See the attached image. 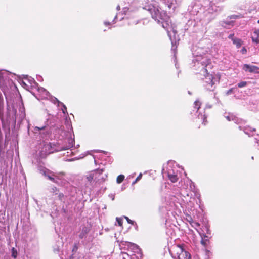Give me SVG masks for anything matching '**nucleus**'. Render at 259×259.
<instances>
[{"mask_svg": "<svg viewBox=\"0 0 259 259\" xmlns=\"http://www.w3.org/2000/svg\"><path fill=\"white\" fill-rule=\"evenodd\" d=\"M143 9L148 11L155 20L158 23L161 24L162 27L167 31L170 38H171V31L174 34L176 33V30L172 27L169 17L164 11H160L159 9L155 6V4H147L143 6Z\"/></svg>", "mask_w": 259, "mask_h": 259, "instance_id": "1", "label": "nucleus"}, {"mask_svg": "<svg viewBox=\"0 0 259 259\" xmlns=\"http://www.w3.org/2000/svg\"><path fill=\"white\" fill-rule=\"evenodd\" d=\"M103 169H96L86 174L82 178L83 185L81 188L85 193H91L97 184L103 182L107 176L103 174Z\"/></svg>", "mask_w": 259, "mask_h": 259, "instance_id": "2", "label": "nucleus"}, {"mask_svg": "<svg viewBox=\"0 0 259 259\" xmlns=\"http://www.w3.org/2000/svg\"><path fill=\"white\" fill-rule=\"evenodd\" d=\"M207 52L206 49L200 47L193 48L192 50L194 57L193 60L194 66L196 67V69L201 68L202 71L204 72L206 71V68L209 65V60L205 56Z\"/></svg>", "mask_w": 259, "mask_h": 259, "instance_id": "3", "label": "nucleus"}, {"mask_svg": "<svg viewBox=\"0 0 259 259\" xmlns=\"http://www.w3.org/2000/svg\"><path fill=\"white\" fill-rule=\"evenodd\" d=\"M198 70L200 71L201 73L204 76L202 78L203 81V86L204 88L208 90L213 91L215 88L216 83L219 82V78L218 76H214L207 73V70L204 72L202 71L201 68L198 69Z\"/></svg>", "mask_w": 259, "mask_h": 259, "instance_id": "4", "label": "nucleus"}, {"mask_svg": "<svg viewBox=\"0 0 259 259\" xmlns=\"http://www.w3.org/2000/svg\"><path fill=\"white\" fill-rule=\"evenodd\" d=\"M169 251L174 259H189L190 258V253L180 245L174 246Z\"/></svg>", "mask_w": 259, "mask_h": 259, "instance_id": "5", "label": "nucleus"}, {"mask_svg": "<svg viewBox=\"0 0 259 259\" xmlns=\"http://www.w3.org/2000/svg\"><path fill=\"white\" fill-rule=\"evenodd\" d=\"M40 172L43 175L47 177L48 179L51 181L58 184L61 183V179L63 176V174L56 175L46 168L41 169L40 170Z\"/></svg>", "mask_w": 259, "mask_h": 259, "instance_id": "6", "label": "nucleus"}, {"mask_svg": "<svg viewBox=\"0 0 259 259\" xmlns=\"http://www.w3.org/2000/svg\"><path fill=\"white\" fill-rule=\"evenodd\" d=\"M189 187L187 186L186 188L183 187L181 189L180 194L185 198L186 201H190V199L192 196V191L194 189V186L192 182H189Z\"/></svg>", "mask_w": 259, "mask_h": 259, "instance_id": "7", "label": "nucleus"}, {"mask_svg": "<svg viewBox=\"0 0 259 259\" xmlns=\"http://www.w3.org/2000/svg\"><path fill=\"white\" fill-rule=\"evenodd\" d=\"M33 132L36 136H39L40 139H46L49 135L50 131L47 128V126L41 127L35 126L34 127Z\"/></svg>", "mask_w": 259, "mask_h": 259, "instance_id": "8", "label": "nucleus"}, {"mask_svg": "<svg viewBox=\"0 0 259 259\" xmlns=\"http://www.w3.org/2000/svg\"><path fill=\"white\" fill-rule=\"evenodd\" d=\"M169 12H174L182 0H160Z\"/></svg>", "mask_w": 259, "mask_h": 259, "instance_id": "9", "label": "nucleus"}, {"mask_svg": "<svg viewBox=\"0 0 259 259\" xmlns=\"http://www.w3.org/2000/svg\"><path fill=\"white\" fill-rule=\"evenodd\" d=\"M216 14L217 13H211L204 10L202 14L201 20H203L204 23H208L214 19Z\"/></svg>", "mask_w": 259, "mask_h": 259, "instance_id": "10", "label": "nucleus"}, {"mask_svg": "<svg viewBox=\"0 0 259 259\" xmlns=\"http://www.w3.org/2000/svg\"><path fill=\"white\" fill-rule=\"evenodd\" d=\"M52 147L50 143H45L43 144V147L40 151V156L41 157H45L47 155L53 152L52 150Z\"/></svg>", "mask_w": 259, "mask_h": 259, "instance_id": "11", "label": "nucleus"}, {"mask_svg": "<svg viewBox=\"0 0 259 259\" xmlns=\"http://www.w3.org/2000/svg\"><path fill=\"white\" fill-rule=\"evenodd\" d=\"M242 69L245 72L253 73H259V68L255 65L245 64L243 65Z\"/></svg>", "mask_w": 259, "mask_h": 259, "instance_id": "12", "label": "nucleus"}, {"mask_svg": "<svg viewBox=\"0 0 259 259\" xmlns=\"http://www.w3.org/2000/svg\"><path fill=\"white\" fill-rule=\"evenodd\" d=\"M177 172H175V170L171 168H168L167 169V176L168 179L172 183L177 182L178 179Z\"/></svg>", "mask_w": 259, "mask_h": 259, "instance_id": "13", "label": "nucleus"}, {"mask_svg": "<svg viewBox=\"0 0 259 259\" xmlns=\"http://www.w3.org/2000/svg\"><path fill=\"white\" fill-rule=\"evenodd\" d=\"M13 76V74L6 70L0 71V79L4 82L8 80L11 79V77Z\"/></svg>", "mask_w": 259, "mask_h": 259, "instance_id": "14", "label": "nucleus"}, {"mask_svg": "<svg viewBox=\"0 0 259 259\" xmlns=\"http://www.w3.org/2000/svg\"><path fill=\"white\" fill-rule=\"evenodd\" d=\"M199 5L198 4H194L189 6L188 11L190 14L192 15H197L199 12Z\"/></svg>", "mask_w": 259, "mask_h": 259, "instance_id": "15", "label": "nucleus"}, {"mask_svg": "<svg viewBox=\"0 0 259 259\" xmlns=\"http://www.w3.org/2000/svg\"><path fill=\"white\" fill-rule=\"evenodd\" d=\"M36 88L37 89V91L39 93L41 99H48L49 93L45 89L38 87V85Z\"/></svg>", "mask_w": 259, "mask_h": 259, "instance_id": "16", "label": "nucleus"}, {"mask_svg": "<svg viewBox=\"0 0 259 259\" xmlns=\"http://www.w3.org/2000/svg\"><path fill=\"white\" fill-rule=\"evenodd\" d=\"M251 37L253 42L259 44V29H255L253 30Z\"/></svg>", "mask_w": 259, "mask_h": 259, "instance_id": "17", "label": "nucleus"}, {"mask_svg": "<svg viewBox=\"0 0 259 259\" xmlns=\"http://www.w3.org/2000/svg\"><path fill=\"white\" fill-rule=\"evenodd\" d=\"M239 128L240 130L243 131L244 133H245L246 135H248L249 136H253V133L255 131V128H252L250 127H242V126H239Z\"/></svg>", "mask_w": 259, "mask_h": 259, "instance_id": "18", "label": "nucleus"}, {"mask_svg": "<svg viewBox=\"0 0 259 259\" xmlns=\"http://www.w3.org/2000/svg\"><path fill=\"white\" fill-rule=\"evenodd\" d=\"M225 117L228 121H233L235 123L238 124L241 123V122L242 121L241 120L238 119L237 117L231 114H229L228 115L225 116Z\"/></svg>", "mask_w": 259, "mask_h": 259, "instance_id": "19", "label": "nucleus"}, {"mask_svg": "<svg viewBox=\"0 0 259 259\" xmlns=\"http://www.w3.org/2000/svg\"><path fill=\"white\" fill-rule=\"evenodd\" d=\"M19 118L23 120L25 117V108L22 102H19Z\"/></svg>", "mask_w": 259, "mask_h": 259, "instance_id": "20", "label": "nucleus"}, {"mask_svg": "<svg viewBox=\"0 0 259 259\" xmlns=\"http://www.w3.org/2000/svg\"><path fill=\"white\" fill-rule=\"evenodd\" d=\"M68 144L66 146H64L61 149V150H65L67 149H69L71 148H72L74 144V139L70 138L68 139Z\"/></svg>", "mask_w": 259, "mask_h": 259, "instance_id": "21", "label": "nucleus"}, {"mask_svg": "<svg viewBox=\"0 0 259 259\" xmlns=\"http://www.w3.org/2000/svg\"><path fill=\"white\" fill-rule=\"evenodd\" d=\"M234 22L233 21H223L220 22V24L224 28L230 29L233 26Z\"/></svg>", "mask_w": 259, "mask_h": 259, "instance_id": "22", "label": "nucleus"}, {"mask_svg": "<svg viewBox=\"0 0 259 259\" xmlns=\"http://www.w3.org/2000/svg\"><path fill=\"white\" fill-rule=\"evenodd\" d=\"M25 80L30 84V87L32 88H35L38 86L37 83L36 82L34 79L31 77L26 76Z\"/></svg>", "mask_w": 259, "mask_h": 259, "instance_id": "23", "label": "nucleus"}, {"mask_svg": "<svg viewBox=\"0 0 259 259\" xmlns=\"http://www.w3.org/2000/svg\"><path fill=\"white\" fill-rule=\"evenodd\" d=\"M200 235L201 237V244L204 245V246H206L207 245V243L209 241V238L210 237V236H209L208 235H207L206 234H201V233H200Z\"/></svg>", "mask_w": 259, "mask_h": 259, "instance_id": "24", "label": "nucleus"}, {"mask_svg": "<svg viewBox=\"0 0 259 259\" xmlns=\"http://www.w3.org/2000/svg\"><path fill=\"white\" fill-rule=\"evenodd\" d=\"M197 118L198 120H200V122H202L203 124L204 125L206 124V116L205 114H204V112L203 113L199 112L197 115Z\"/></svg>", "mask_w": 259, "mask_h": 259, "instance_id": "25", "label": "nucleus"}, {"mask_svg": "<svg viewBox=\"0 0 259 259\" xmlns=\"http://www.w3.org/2000/svg\"><path fill=\"white\" fill-rule=\"evenodd\" d=\"M89 231V229L86 227L83 228L81 232L79 235V237L81 239L83 238Z\"/></svg>", "mask_w": 259, "mask_h": 259, "instance_id": "26", "label": "nucleus"}, {"mask_svg": "<svg viewBox=\"0 0 259 259\" xmlns=\"http://www.w3.org/2000/svg\"><path fill=\"white\" fill-rule=\"evenodd\" d=\"M48 98H49L51 102L54 103V104H57L58 106H60V105L62 103L60 102L56 98L50 96V95H49Z\"/></svg>", "mask_w": 259, "mask_h": 259, "instance_id": "27", "label": "nucleus"}, {"mask_svg": "<svg viewBox=\"0 0 259 259\" xmlns=\"http://www.w3.org/2000/svg\"><path fill=\"white\" fill-rule=\"evenodd\" d=\"M202 232L203 233H200L202 235L206 234L209 236H210L211 235V231L209 229V226L207 225H205L203 229L202 230Z\"/></svg>", "mask_w": 259, "mask_h": 259, "instance_id": "28", "label": "nucleus"}, {"mask_svg": "<svg viewBox=\"0 0 259 259\" xmlns=\"http://www.w3.org/2000/svg\"><path fill=\"white\" fill-rule=\"evenodd\" d=\"M194 108L197 110L196 112L198 113V111L199 109L200 108V106L201 105V102L199 101V100L197 99L194 102Z\"/></svg>", "mask_w": 259, "mask_h": 259, "instance_id": "29", "label": "nucleus"}, {"mask_svg": "<svg viewBox=\"0 0 259 259\" xmlns=\"http://www.w3.org/2000/svg\"><path fill=\"white\" fill-rule=\"evenodd\" d=\"M4 106V99L2 93L0 92V111L3 109Z\"/></svg>", "mask_w": 259, "mask_h": 259, "instance_id": "30", "label": "nucleus"}, {"mask_svg": "<svg viewBox=\"0 0 259 259\" xmlns=\"http://www.w3.org/2000/svg\"><path fill=\"white\" fill-rule=\"evenodd\" d=\"M189 222L191 226L196 230H197V228L200 226V224L199 223L193 221L192 219Z\"/></svg>", "mask_w": 259, "mask_h": 259, "instance_id": "31", "label": "nucleus"}, {"mask_svg": "<svg viewBox=\"0 0 259 259\" xmlns=\"http://www.w3.org/2000/svg\"><path fill=\"white\" fill-rule=\"evenodd\" d=\"M233 42L234 44L236 45L237 48H239L241 46V40L240 39H233Z\"/></svg>", "mask_w": 259, "mask_h": 259, "instance_id": "32", "label": "nucleus"}, {"mask_svg": "<svg viewBox=\"0 0 259 259\" xmlns=\"http://www.w3.org/2000/svg\"><path fill=\"white\" fill-rule=\"evenodd\" d=\"M124 178H125V177L123 175H120L118 176L116 179V182L118 184L121 183L124 180Z\"/></svg>", "mask_w": 259, "mask_h": 259, "instance_id": "33", "label": "nucleus"}, {"mask_svg": "<svg viewBox=\"0 0 259 259\" xmlns=\"http://www.w3.org/2000/svg\"><path fill=\"white\" fill-rule=\"evenodd\" d=\"M50 192L53 194L57 195L58 194L59 191L56 187L53 186L50 188Z\"/></svg>", "mask_w": 259, "mask_h": 259, "instance_id": "34", "label": "nucleus"}, {"mask_svg": "<svg viewBox=\"0 0 259 259\" xmlns=\"http://www.w3.org/2000/svg\"><path fill=\"white\" fill-rule=\"evenodd\" d=\"M247 82L245 81H241L237 84V86L238 88H243L247 85Z\"/></svg>", "mask_w": 259, "mask_h": 259, "instance_id": "35", "label": "nucleus"}, {"mask_svg": "<svg viewBox=\"0 0 259 259\" xmlns=\"http://www.w3.org/2000/svg\"><path fill=\"white\" fill-rule=\"evenodd\" d=\"M62 106V112L64 113V114H66V113H67V107H66V106L63 103H61V104L60 105V106Z\"/></svg>", "mask_w": 259, "mask_h": 259, "instance_id": "36", "label": "nucleus"}, {"mask_svg": "<svg viewBox=\"0 0 259 259\" xmlns=\"http://www.w3.org/2000/svg\"><path fill=\"white\" fill-rule=\"evenodd\" d=\"M17 251L14 248H13L12 249V256L14 258H16L17 257Z\"/></svg>", "mask_w": 259, "mask_h": 259, "instance_id": "37", "label": "nucleus"}, {"mask_svg": "<svg viewBox=\"0 0 259 259\" xmlns=\"http://www.w3.org/2000/svg\"><path fill=\"white\" fill-rule=\"evenodd\" d=\"M142 177V174L140 173L139 176L137 177V178L136 179V180L133 182L132 185H135L138 181H139Z\"/></svg>", "mask_w": 259, "mask_h": 259, "instance_id": "38", "label": "nucleus"}, {"mask_svg": "<svg viewBox=\"0 0 259 259\" xmlns=\"http://www.w3.org/2000/svg\"><path fill=\"white\" fill-rule=\"evenodd\" d=\"M21 83L24 88H25L26 89H27V88H29V85L28 84H27L25 81L22 80L21 81Z\"/></svg>", "mask_w": 259, "mask_h": 259, "instance_id": "39", "label": "nucleus"}, {"mask_svg": "<svg viewBox=\"0 0 259 259\" xmlns=\"http://www.w3.org/2000/svg\"><path fill=\"white\" fill-rule=\"evenodd\" d=\"M126 219V221H127V222L129 223V224H134V222L131 220H130L128 217H124Z\"/></svg>", "mask_w": 259, "mask_h": 259, "instance_id": "40", "label": "nucleus"}, {"mask_svg": "<svg viewBox=\"0 0 259 259\" xmlns=\"http://www.w3.org/2000/svg\"><path fill=\"white\" fill-rule=\"evenodd\" d=\"M116 221L118 222V224L119 226L122 225V220L121 219L117 218Z\"/></svg>", "mask_w": 259, "mask_h": 259, "instance_id": "41", "label": "nucleus"}, {"mask_svg": "<svg viewBox=\"0 0 259 259\" xmlns=\"http://www.w3.org/2000/svg\"><path fill=\"white\" fill-rule=\"evenodd\" d=\"M233 90H234V88H231V89H229L227 92L226 94L228 95L231 94L233 92Z\"/></svg>", "mask_w": 259, "mask_h": 259, "instance_id": "42", "label": "nucleus"}, {"mask_svg": "<svg viewBox=\"0 0 259 259\" xmlns=\"http://www.w3.org/2000/svg\"><path fill=\"white\" fill-rule=\"evenodd\" d=\"M230 19H237V18H238V16L237 15H231L230 17Z\"/></svg>", "mask_w": 259, "mask_h": 259, "instance_id": "43", "label": "nucleus"}, {"mask_svg": "<svg viewBox=\"0 0 259 259\" xmlns=\"http://www.w3.org/2000/svg\"><path fill=\"white\" fill-rule=\"evenodd\" d=\"M255 140H256V143H257L259 145V135H257L256 137L255 138Z\"/></svg>", "mask_w": 259, "mask_h": 259, "instance_id": "44", "label": "nucleus"}, {"mask_svg": "<svg viewBox=\"0 0 259 259\" xmlns=\"http://www.w3.org/2000/svg\"><path fill=\"white\" fill-rule=\"evenodd\" d=\"M233 36H234V34H230V35H229V38L230 39H231L233 40V39H234V38H233Z\"/></svg>", "mask_w": 259, "mask_h": 259, "instance_id": "45", "label": "nucleus"}, {"mask_svg": "<svg viewBox=\"0 0 259 259\" xmlns=\"http://www.w3.org/2000/svg\"><path fill=\"white\" fill-rule=\"evenodd\" d=\"M128 10V8H126V7H125V8H124L123 9V12H124V13L125 14H126V11H127Z\"/></svg>", "mask_w": 259, "mask_h": 259, "instance_id": "46", "label": "nucleus"}, {"mask_svg": "<svg viewBox=\"0 0 259 259\" xmlns=\"http://www.w3.org/2000/svg\"><path fill=\"white\" fill-rule=\"evenodd\" d=\"M211 105L207 104L206 105V106H205V109H207V108H211Z\"/></svg>", "mask_w": 259, "mask_h": 259, "instance_id": "47", "label": "nucleus"}, {"mask_svg": "<svg viewBox=\"0 0 259 259\" xmlns=\"http://www.w3.org/2000/svg\"><path fill=\"white\" fill-rule=\"evenodd\" d=\"M109 196L111 198L112 200H114V195L111 194Z\"/></svg>", "mask_w": 259, "mask_h": 259, "instance_id": "48", "label": "nucleus"}, {"mask_svg": "<svg viewBox=\"0 0 259 259\" xmlns=\"http://www.w3.org/2000/svg\"><path fill=\"white\" fill-rule=\"evenodd\" d=\"M104 24L105 25H110L111 24L110 22H108V21H105L104 22Z\"/></svg>", "mask_w": 259, "mask_h": 259, "instance_id": "49", "label": "nucleus"}, {"mask_svg": "<svg viewBox=\"0 0 259 259\" xmlns=\"http://www.w3.org/2000/svg\"><path fill=\"white\" fill-rule=\"evenodd\" d=\"M119 14H118L117 15H116V16H115V18H114V20L113 21V23H115V20L116 19H117V18H118V15H119Z\"/></svg>", "mask_w": 259, "mask_h": 259, "instance_id": "50", "label": "nucleus"}, {"mask_svg": "<svg viewBox=\"0 0 259 259\" xmlns=\"http://www.w3.org/2000/svg\"><path fill=\"white\" fill-rule=\"evenodd\" d=\"M242 53H244V52H246V50L244 48H243L242 49Z\"/></svg>", "mask_w": 259, "mask_h": 259, "instance_id": "51", "label": "nucleus"}, {"mask_svg": "<svg viewBox=\"0 0 259 259\" xmlns=\"http://www.w3.org/2000/svg\"><path fill=\"white\" fill-rule=\"evenodd\" d=\"M116 9L117 11H119L120 10V6L119 5L117 6Z\"/></svg>", "mask_w": 259, "mask_h": 259, "instance_id": "52", "label": "nucleus"}, {"mask_svg": "<svg viewBox=\"0 0 259 259\" xmlns=\"http://www.w3.org/2000/svg\"><path fill=\"white\" fill-rule=\"evenodd\" d=\"M175 49L174 48V46L172 45L171 50H172V51H175Z\"/></svg>", "mask_w": 259, "mask_h": 259, "instance_id": "53", "label": "nucleus"}, {"mask_svg": "<svg viewBox=\"0 0 259 259\" xmlns=\"http://www.w3.org/2000/svg\"><path fill=\"white\" fill-rule=\"evenodd\" d=\"M61 195H62V196H63V194H60L59 195V197L60 198Z\"/></svg>", "mask_w": 259, "mask_h": 259, "instance_id": "54", "label": "nucleus"}, {"mask_svg": "<svg viewBox=\"0 0 259 259\" xmlns=\"http://www.w3.org/2000/svg\"><path fill=\"white\" fill-rule=\"evenodd\" d=\"M123 18H123V17H121V18H120V20H122V19H123Z\"/></svg>", "mask_w": 259, "mask_h": 259, "instance_id": "55", "label": "nucleus"}, {"mask_svg": "<svg viewBox=\"0 0 259 259\" xmlns=\"http://www.w3.org/2000/svg\"><path fill=\"white\" fill-rule=\"evenodd\" d=\"M94 151H95V152H99V150H95Z\"/></svg>", "mask_w": 259, "mask_h": 259, "instance_id": "56", "label": "nucleus"}, {"mask_svg": "<svg viewBox=\"0 0 259 259\" xmlns=\"http://www.w3.org/2000/svg\"><path fill=\"white\" fill-rule=\"evenodd\" d=\"M18 115L16 113H15V116H17Z\"/></svg>", "mask_w": 259, "mask_h": 259, "instance_id": "57", "label": "nucleus"}, {"mask_svg": "<svg viewBox=\"0 0 259 259\" xmlns=\"http://www.w3.org/2000/svg\"><path fill=\"white\" fill-rule=\"evenodd\" d=\"M257 23L259 24V20L257 21Z\"/></svg>", "mask_w": 259, "mask_h": 259, "instance_id": "58", "label": "nucleus"}, {"mask_svg": "<svg viewBox=\"0 0 259 259\" xmlns=\"http://www.w3.org/2000/svg\"><path fill=\"white\" fill-rule=\"evenodd\" d=\"M70 259H71V258Z\"/></svg>", "mask_w": 259, "mask_h": 259, "instance_id": "59", "label": "nucleus"}]
</instances>
